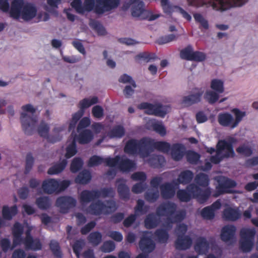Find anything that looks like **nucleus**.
<instances>
[{
	"label": "nucleus",
	"instance_id": "nucleus-1",
	"mask_svg": "<svg viewBox=\"0 0 258 258\" xmlns=\"http://www.w3.org/2000/svg\"><path fill=\"white\" fill-rule=\"evenodd\" d=\"M37 10L33 4H24L23 0H14L11 5L10 15L16 19H22L29 21L37 15Z\"/></svg>",
	"mask_w": 258,
	"mask_h": 258
},
{
	"label": "nucleus",
	"instance_id": "nucleus-2",
	"mask_svg": "<svg viewBox=\"0 0 258 258\" xmlns=\"http://www.w3.org/2000/svg\"><path fill=\"white\" fill-rule=\"evenodd\" d=\"M189 6L199 7L204 5L211 6L216 10L225 11L231 7H240L244 5L247 0H213L205 3L203 0H186Z\"/></svg>",
	"mask_w": 258,
	"mask_h": 258
},
{
	"label": "nucleus",
	"instance_id": "nucleus-3",
	"mask_svg": "<svg viewBox=\"0 0 258 258\" xmlns=\"http://www.w3.org/2000/svg\"><path fill=\"white\" fill-rule=\"evenodd\" d=\"M177 206L171 202H166L160 204L156 210L158 216H166L168 217L166 222L172 223L182 220L185 216V212L183 210L176 211Z\"/></svg>",
	"mask_w": 258,
	"mask_h": 258
},
{
	"label": "nucleus",
	"instance_id": "nucleus-4",
	"mask_svg": "<svg viewBox=\"0 0 258 258\" xmlns=\"http://www.w3.org/2000/svg\"><path fill=\"white\" fill-rule=\"evenodd\" d=\"M117 206L112 200L102 201L98 200L93 202L87 209V212L90 214L95 216L107 215L114 212Z\"/></svg>",
	"mask_w": 258,
	"mask_h": 258
},
{
	"label": "nucleus",
	"instance_id": "nucleus-5",
	"mask_svg": "<svg viewBox=\"0 0 258 258\" xmlns=\"http://www.w3.org/2000/svg\"><path fill=\"white\" fill-rule=\"evenodd\" d=\"M21 120L26 134H30L34 129L38 121V117L35 114L36 109L32 105L27 104L22 107Z\"/></svg>",
	"mask_w": 258,
	"mask_h": 258
},
{
	"label": "nucleus",
	"instance_id": "nucleus-6",
	"mask_svg": "<svg viewBox=\"0 0 258 258\" xmlns=\"http://www.w3.org/2000/svg\"><path fill=\"white\" fill-rule=\"evenodd\" d=\"M234 154L231 145L225 140L219 141L217 145L215 156L211 157V161L219 163L223 158L232 157Z\"/></svg>",
	"mask_w": 258,
	"mask_h": 258
},
{
	"label": "nucleus",
	"instance_id": "nucleus-7",
	"mask_svg": "<svg viewBox=\"0 0 258 258\" xmlns=\"http://www.w3.org/2000/svg\"><path fill=\"white\" fill-rule=\"evenodd\" d=\"M107 166L113 167L117 166L122 171H130L135 168V163L124 156H116L115 158H109L106 160Z\"/></svg>",
	"mask_w": 258,
	"mask_h": 258
},
{
	"label": "nucleus",
	"instance_id": "nucleus-8",
	"mask_svg": "<svg viewBox=\"0 0 258 258\" xmlns=\"http://www.w3.org/2000/svg\"><path fill=\"white\" fill-rule=\"evenodd\" d=\"M143 147L146 149L142 152L144 156H148L153 151L154 149H157L163 152L167 153L170 150V145L164 142H156L154 140L148 138L143 143Z\"/></svg>",
	"mask_w": 258,
	"mask_h": 258
},
{
	"label": "nucleus",
	"instance_id": "nucleus-9",
	"mask_svg": "<svg viewBox=\"0 0 258 258\" xmlns=\"http://www.w3.org/2000/svg\"><path fill=\"white\" fill-rule=\"evenodd\" d=\"M186 190L189 192L192 198H196L199 203L206 201L211 195V188L208 187L203 189L195 183H191L186 187Z\"/></svg>",
	"mask_w": 258,
	"mask_h": 258
},
{
	"label": "nucleus",
	"instance_id": "nucleus-10",
	"mask_svg": "<svg viewBox=\"0 0 258 258\" xmlns=\"http://www.w3.org/2000/svg\"><path fill=\"white\" fill-rule=\"evenodd\" d=\"M95 13L103 14L116 9L120 4V0H96Z\"/></svg>",
	"mask_w": 258,
	"mask_h": 258
},
{
	"label": "nucleus",
	"instance_id": "nucleus-11",
	"mask_svg": "<svg viewBox=\"0 0 258 258\" xmlns=\"http://www.w3.org/2000/svg\"><path fill=\"white\" fill-rule=\"evenodd\" d=\"M140 109H145V113L149 115L163 117L168 111V107L159 104L153 105L148 103H142L139 105Z\"/></svg>",
	"mask_w": 258,
	"mask_h": 258
},
{
	"label": "nucleus",
	"instance_id": "nucleus-12",
	"mask_svg": "<svg viewBox=\"0 0 258 258\" xmlns=\"http://www.w3.org/2000/svg\"><path fill=\"white\" fill-rule=\"evenodd\" d=\"M218 185L217 186V192L214 196L217 197L221 194L232 193L233 190L230 189L236 185V182L224 176H220L218 179Z\"/></svg>",
	"mask_w": 258,
	"mask_h": 258
},
{
	"label": "nucleus",
	"instance_id": "nucleus-13",
	"mask_svg": "<svg viewBox=\"0 0 258 258\" xmlns=\"http://www.w3.org/2000/svg\"><path fill=\"white\" fill-rule=\"evenodd\" d=\"M148 140V138H144L140 141L132 140L129 141L124 147L125 152L130 154H138L141 157L146 158L148 156H144L142 155V152L146 149L143 147L144 142Z\"/></svg>",
	"mask_w": 258,
	"mask_h": 258
},
{
	"label": "nucleus",
	"instance_id": "nucleus-14",
	"mask_svg": "<svg viewBox=\"0 0 258 258\" xmlns=\"http://www.w3.org/2000/svg\"><path fill=\"white\" fill-rule=\"evenodd\" d=\"M31 229L28 227V230L26 232V237L24 239L23 243L24 244L25 248L28 250H39L42 248V243L40 240L35 238L33 239L30 235V231Z\"/></svg>",
	"mask_w": 258,
	"mask_h": 258
},
{
	"label": "nucleus",
	"instance_id": "nucleus-15",
	"mask_svg": "<svg viewBox=\"0 0 258 258\" xmlns=\"http://www.w3.org/2000/svg\"><path fill=\"white\" fill-rule=\"evenodd\" d=\"M49 124L45 122L42 121L37 127V132L39 135L46 139L49 142L54 143L60 140L59 136L53 138L51 135L49 134Z\"/></svg>",
	"mask_w": 258,
	"mask_h": 258
},
{
	"label": "nucleus",
	"instance_id": "nucleus-16",
	"mask_svg": "<svg viewBox=\"0 0 258 258\" xmlns=\"http://www.w3.org/2000/svg\"><path fill=\"white\" fill-rule=\"evenodd\" d=\"M153 234L149 232H145L140 242V247L145 252H150L155 248V243L152 240Z\"/></svg>",
	"mask_w": 258,
	"mask_h": 258
},
{
	"label": "nucleus",
	"instance_id": "nucleus-17",
	"mask_svg": "<svg viewBox=\"0 0 258 258\" xmlns=\"http://www.w3.org/2000/svg\"><path fill=\"white\" fill-rule=\"evenodd\" d=\"M76 201L70 197L58 198L56 201V205L61 213H67L68 210L76 206Z\"/></svg>",
	"mask_w": 258,
	"mask_h": 258
},
{
	"label": "nucleus",
	"instance_id": "nucleus-18",
	"mask_svg": "<svg viewBox=\"0 0 258 258\" xmlns=\"http://www.w3.org/2000/svg\"><path fill=\"white\" fill-rule=\"evenodd\" d=\"M210 248V242L204 237H198L195 242L194 249L199 254H206Z\"/></svg>",
	"mask_w": 258,
	"mask_h": 258
},
{
	"label": "nucleus",
	"instance_id": "nucleus-19",
	"mask_svg": "<svg viewBox=\"0 0 258 258\" xmlns=\"http://www.w3.org/2000/svg\"><path fill=\"white\" fill-rule=\"evenodd\" d=\"M236 231V228L233 225L225 226L221 230V239L226 242L232 241L234 238Z\"/></svg>",
	"mask_w": 258,
	"mask_h": 258
},
{
	"label": "nucleus",
	"instance_id": "nucleus-20",
	"mask_svg": "<svg viewBox=\"0 0 258 258\" xmlns=\"http://www.w3.org/2000/svg\"><path fill=\"white\" fill-rule=\"evenodd\" d=\"M126 182V180L123 178H118L115 182L117 192L121 198L123 199H128L130 197V189Z\"/></svg>",
	"mask_w": 258,
	"mask_h": 258
},
{
	"label": "nucleus",
	"instance_id": "nucleus-21",
	"mask_svg": "<svg viewBox=\"0 0 258 258\" xmlns=\"http://www.w3.org/2000/svg\"><path fill=\"white\" fill-rule=\"evenodd\" d=\"M172 225L168 222H165L163 224V228L158 229L155 233V236L157 238V240L160 243H166L169 238V234L167 231L171 229Z\"/></svg>",
	"mask_w": 258,
	"mask_h": 258
},
{
	"label": "nucleus",
	"instance_id": "nucleus-22",
	"mask_svg": "<svg viewBox=\"0 0 258 258\" xmlns=\"http://www.w3.org/2000/svg\"><path fill=\"white\" fill-rule=\"evenodd\" d=\"M101 197V193L98 190H84L80 194V200L83 203H88Z\"/></svg>",
	"mask_w": 258,
	"mask_h": 258
},
{
	"label": "nucleus",
	"instance_id": "nucleus-23",
	"mask_svg": "<svg viewBox=\"0 0 258 258\" xmlns=\"http://www.w3.org/2000/svg\"><path fill=\"white\" fill-rule=\"evenodd\" d=\"M146 127L149 130H153L161 136L166 135V129L161 121L155 119H149L146 123Z\"/></svg>",
	"mask_w": 258,
	"mask_h": 258
},
{
	"label": "nucleus",
	"instance_id": "nucleus-24",
	"mask_svg": "<svg viewBox=\"0 0 258 258\" xmlns=\"http://www.w3.org/2000/svg\"><path fill=\"white\" fill-rule=\"evenodd\" d=\"M221 206V204L220 202L219 201H217L214 203L211 206L204 208L201 212V215L205 219L208 220L212 219L214 218L215 216V211L219 209Z\"/></svg>",
	"mask_w": 258,
	"mask_h": 258
},
{
	"label": "nucleus",
	"instance_id": "nucleus-25",
	"mask_svg": "<svg viewBox=\"0 0 258 258\" xmlns=\"http://www.w3.org/2000/svg\"><path fill=\"white\" fill-rule=\"evenodd\" d=\"M133 4L132 8V15L134 17H141L144 18L143 16L145 10L144 7V4L138 0H130Z\"/></svg>",
	"mask_w": 258,
	"mask_h": 258
},
{
	"label": "nucleus",
	"instance_id": "nucleus-26",
	"mask_svg": "<svg viewBox=\"0 0 258 258\" xmlns=\"http://www.w3.org/2000/svg\"><path fill=\"white\" fill-rule=\"evenodd\" d=\"M59 182L53 179H49L43 182L42 188L44 191L48 194L55 192L58 194Z\"/></svg>",
	"mask_w": 258,
	"mask_h": 258
},
{
	"label": "nucleus",
	"instance_id": "nucleus-27",
	"mask_svg": "<svg viewBox=\"0 0 258 258\" xmlns=\"http://www.w3.org/2000/svg\"><path fill=\"white\" fill-rule=\"evenodd\" d=\"M160 188L161 196L164 199H170L175 195V189L173 183H165L160 185Z\"/></svg>",
	"mask_w": 258,
	"mask_h": 258
},
{
	"label": "nucleus",
	"instance_id": "nucleus-28",
	"mask_svg": "<svg viewBox=\"0 0 258 258\" xmlns=\"http://www.w3.org/2000/svg\"><path fill=\"white\" fill-rule=\"evenodd\" d=\"M192 244V239L189 236L177 237L175 242L176 249L179 250H186L188 249Z\"/></svg>",
	"mask_w": 258,
	"mask_h": 258
},
{
	"label": "nucleus",
	"instance_id": "nucleus-29",
	"mask_svg": "<svg viewBox=\"0 0 258 258\" xmlns=\"http://www.w3.org/2000/svg\"><path fill=\"white\" fill-rule=\"evenodd\" d=\"M185 153V148L184 146L176 144L173 145L171 148V156L175 161L181 160Z\"/></svg>",
	"mask_w": 258,
	"mask_h": 258
},
{
	"label": "nucleus",
	"instance_id": "nucleus-30",
	"mask_svg": "<svg viewBox=\"0 0 258 258\" xmlns=\"http://www.w3.org/2000/svg\"><path fill=\"white\" fill-rule=\"evenodd\" d=\"M202 95V92H198L194 94L184 96L181 101V104L184 106H188L194 103L199 102L201 100Z\"/></svg>",
	"mask_w": 258,
	"mask_h": 258
},
{
	"label": "nucleus",
	"instance_id": "nucleus-31",
	"mask_svg": "<svg viewBox=\"0 0 258 258\" xmlns=\"http://www.w3.org/2000/svg\"><path fill=\"white\" fill-rule=\"evenodd\" d=\"M241 213L236 209L227 208L223 211V217L228 221H234L239 219Z\"/></svg>",
	"mask_w": 258,
	"mask_h": 258
},
{
	"label": "nucleus",
	"instance_id": "nucleus-32",
	"mask_svg": "<svg viewBox=\"0 0 258 258\" xmlns=\"http://www.w3.org/2000/svg\"><path fill=\"white\" fill-rule=\"evenodd\" d=\"M23 233V228L22 226L18 223H16L13 228L14 240L13 244L14 246L19 245L23 242L24 240L21 238V235Z\"/></svg>",
	"mask_w": 258,
	"mask_h": 258
},
{
	"label": "nucleus",
	"instance_id": "nucleus-33",
	"mask_svg": "<svg viewBox=\"0 0 258 258\" xmlns=\"http://www.w3.org/2000/svg\"><path fill=\"white\" fill-rule=\"evenodd\" d=\"M218 120L221 125L230 126L231 128H232V124L234 123L233 116L228 113L219 114L218 116Z\"/></svg>",
	"mask_w": 258,
	"mask_h": 258
},
{
	"label": "nucleus",
	"instance_id": "nucleus-34",
	"mask_svg": "<svg viewBox=\"0 0 258 258\" xmlns=\"http://www.w3.org/2000/svg\"><path fill=\"white\" fill-rule=\"evenodd\" d=\"M145 226L147 228L156 227L160 223V218L153 213L148 215L145 219Z\"/></svg>",
	"mask_w": 258,
	"mask_h": 258
},
{
	"label": "nucleus",
	"instance_id": "nucleus-35",
	"mask_svg": "<svg viewBox=\"0 0 258 258\" xmlns=\"http://www.w3.org/2000/svg\"><path fill=\"white\" fill-rule=\"evenodd\" d=\"M194 181L196 184L202 188H208L209 184V176L203 173H200L196 175Z\"/></svg>",
	"mask_w": 258,
	"mask_h": 258
},
{
	"label": "nucleus",
	"instance_id": "nucleus-36",
	"mask_svg": "<svg viewBox=\"0 0 258 258\" xmlns=\"http://www.w3.org/2000/svg\"><path fill=\"white\" fill-rule=\"evenodd\" d=\"M255 233L256 230L253 228H242L240 231V238L254 240Z\"/></svg>",
	"mask_w": 258,
	"mask_h": 258
},
{
	"label": "nucleus",
	"instance_id": "nucleus-37",
	"mask_svg": "<svg viewBox=\"0 0 258 258\" xmlns=\"http://www.w3.org/2000/svg\"><path fill=\"white\" fill-rule=\"evenodd\" d=\"M148 163L154 167L159 168L164 165L165 159L162 156L153 155L149 159Z\"/></svg>",
	"mask_w": 258,
	"mask_h": 258
},
{
	"label": "nucleus",
	"instance_id": "nucleus-38",
	"mask_svg": "<svg viewBox=\"0 0 258 258\" xmlns=\"http://www.w3.org/2000/svg\"><path fill=\"white\" fill-rule=\"evenodd\" d=\"M193 173L190 170H185L180 173L177 178L179 183L187 184L193 178Z\"/></svg>",
	"mask_w": 258,
	"mask_h": 258
},
{
	"label": "nucleus",
	"instance_id": "nucleus-39",
	"mask_svg": "<svg viewBox=\"0 0 258 258\" xmlns=\"http://www.w3.org/2000/svg\"><path fill=\"white\" fill-rule=\"evenodd\" d=\"M98 99L95 96L91 98H84L79 102V110L84 111V109L89 107L90 106L98 103Z\"/></svg>",
	"mask_w": 258,
	"mask_h": 258
},
{
	"label": "nucleus",
	"instance_id": "nucleus-40",
	"mask_svg": "<svg viewBox=\"0 0 258 258\" xmlns=\"http://www.w3.org/2000/svg\"><path fill=\"white\" fill-rule=\"evenodd\" d=\"M92 133L89 130L81 132L78 137V141L80 144H85L90 142L93 139Z\"/></svg>",
	"mask_w": 258,
	"mask_h": 258
},
{
	"label": "nucleus",
	"instance_id": "nucleus-41",
	"mask_svg": "<svg viewBox=\"0 0 258 258\" xmlns=\"http://www.w3.org/2000/svg\"><path fill=\"white\" fill-rule=\"evenodd\" d=\"M67 164L66 160H63L61 162L52 165L48 169L47 173L49 174H56L61 172L65 168Z\"/></svg>",
	"mask_w": 258,
	"mask_h": 258
},
{
	"label": "nucleus",
	"instance_id": "nucleus-42",
	"mask_svg": "<svg viewBox=\"0 0 258 258\" xmlns=\"http://www.w3.org/2000/svg\"><path fill=\"white\" fill-rule=\"evenodd\" d=\"M155 58V55L154 54L148 52L141 53L135 57V60L138 63H141L143 61L148 62L151 60L154 59Z\"/></svg>",
	"mask_w": 258,
	"mask_h": 258
},
{
	"label": "nucleus",
	"instance_id": "nucleus-43",
	"mask_svg": "<svg viewBox=\"0 0 258 258\" xmlns=\"http://www.w3.org/2000/svg\"><path fill=\"white\" fill-rule=\"evenodd\" d=\"M91 178L90 173L87 170H83L79 173L75 181L77 183L80 184H87L90 181Z\"/></svg>",
	"mask_w": 258,
	"mask_h": 258
},
{
	"label": "nucleus",
	"instance_id": "nucleus-44",
	"mask_svg": "<svg viewBox=\"0 0 258 258\" xmlns=\"http://www.w3.org/2000/svg\"><path fill=\"white\" fill-rule=\"evenodd\" d=\"M211 88L218 93H222L224 91V82L221 80L213 79L210 84Z\"/></svg>",
	"mask_w": 258,
	"mask_h": 258
},
{
	"label": "nucleus",
	"instance_id": "nucleus-45",
	"mask_svg": "<svg viewBox=\"0 0 258 258\" xmlns=\"http://www.w3.org/2000/svg\"><path fill=\"white\" fill-rule=\"evenodd\" d=\"M240 248L245 252L250 251L254 245V240L241 239L239 241Z\"/></svg>",
	"mask_w": 258,
	"mask_h": 258
},
{
	"label": "nucleus",
	"instance_id": "nucleus-46",
	"mask_svg": "<svg viewBox=\"0 0 258 258\" xmlns=\"http://www.w3.org/2000/svg\"><path fill=\"white\" fill-rule=\"evenodd\" d=\"M77 153L76 145L75 140L74 138L71 141L68 142V146L66 148L65 157L67 158H70Z\"/></svg>",
	"mask_w": 258,
	"mask_h": 258
},
{
	"label": "nucleus",
	"instance_id": "nucleus-47",
	"mask_svg": "<svg viewBox=\"0 0 258 258\" xmlns=\"http://www.w3.org/2000/svg\"><path fill=\"white\" fill-rule=\"evenodd\" d=\"M204 99L210 104L215 103L219 99L218 93L213 90H207L205 95Z\"/></svg>",
	"mask_w": 258,
	"mask_h": 258
},
{
	"label": "nucleus",
	"instance_id": "nucleus-48",
	"mask_svg": "<svg viewBox=\"0 0 258 258\" xmlns=\"http://www.w3.org/2000/svg\"><path fill=\"white\" fill-rule=\"evenodd\" d=\"M159 197V193L157 189H151L147 191L145 195V199L149 202H154Z\"/></svg>",
	"mask_w": 258,
	"mask_h": 258
},
{
	"label": "nucleus",
	"instance_id": "nucleus-49",
	"mask_svg": "<svg viewBox=\"0 0 258 258\" xmlns=\"http://www.w3.org/2000/svg\"><path fill=\"white\" fill-rule=\"evenodd\" d=\"M17 213V209L16 206H13L11 208L4 206L3 209V216L4 218L7 220H10Z\"/></svg>",
	"mask_w": 258,
	"mask_h": 258
},
{
	"label": "nucleus",
	"instance_id": "nucleus-50",
	"mask_svg": "<svg viewBox=\"0 0 258 258\" xmlns=\"http://www.w3.org/2000/svg\"><path fill=\"white\" fill-rule=\"evenodd\" d=\"M149 207L144 205V202L142 200L137 201V204L135 208V215H143L149 210Z\"/></svg>",
	"mask_w": 258,
	"mask_h": 258
},
{
	"label": "nucleus",
	"instance_id": "nucleus-51",
	"mask_svg": "<svg viewBox=\"0 0 258 258\" xmlns=\"http://www.w3.org/2000/svg\"><path fill=\"white\" fill-rule=\"evenodd\" d=\"M90 26L94 29L100 35H104L106 31L104 27L98 22L91 20L89 23Z\"/></svg>",
	"mask_w": 258,
	"mask_h": 258
},
{
	"label": "nucleus",
	"instance_id": "nucleus-52",
	"mask_svg": "<svg viewBox=\"0 0 258 258\" xmlns=\"http://www.w3.org/2000/svg\"><path fill=\"white\" fill-rule=\"evenodd\" d=\"M88 240L93 245H98L102 241V235L100 232H94L90 234Z\"/></svg>",
	"mask_w": 258,
	"mask_h": 258
},
{
	"label": "nucleus",
	"instance_id": "nucleus-53",
	"mask_svg": "<svg viewBox=\"0 0 258 258\" xmlns=\"http://www.w3.org/2000/svg\"><path fill=\"white\" fill-rule=\"evenodd\" d=\"M36 203L38 207L42 209H46L51 205V202L47 197H42L37 199Z\"/></svg>",
	"mask_w": 258,
	"mask_h": 258
},
{
	"label": "nucleus",
	"instance_id": "nucleus-54",
	"mask_svg": "<svg viewBox=\"0 0 258 258\" xmlns=\"http://www.w3.org/2000/svg\"><path fill=\"white\" fill-rule=\"evenodd\" d=\"M108 158H103L97 156H94L90 159L88 162V165L89 166L92 167L95 166H98L102 164V163H105L107 165L106 160Z\"/></svg>",
	"mask_w": 258,
	"mask_h": 258
},
{
	"label": "nucleus",
	"instance_id": "nucleus-55",
	"mask_svg": "<svg viewBox=\"0 0 258 258\" xmlns=\"http://www.w3.org/2000/svg\"><path fill=\"white\" fill-rule=\"evenodd\" d=\"M232 112L234 113L235 119L234 118V123L232 124V128H234L237 126L242 118L245 116V112L240 111L238 109H234Z\"/></svg>",
	"mask_w": 258,
	"mask_h": 258
},
{
	"label": "nucleus",
	"instance_id": "nucleus-56",
	"mask_svg": "<svg viewBox=\"0 0 258 258\" xmlns=\"http://www.w3.org/2000/svg\"><path fill=\"white\" fill-rule=\"evenodd\" d=\"M177 197L180 201L183 202H188L192 198L189 192L186 189H180L178 190Z\"/></svg>",
	"mask_w": 258,
	"mask_h": 258
},
{
	"label": "nucleus",
	"instance_id": "nucleus-57",
	"mask_svg": "<svg viewBox=\"0 0 258 258\" xmlns=\"http://www.w3.org/2000/svg\"><path fill=\"white\" fill-rule=\"evenodd\" d=\"M193 51L192 47L190 45H188L181 50L180 53V57L182 59L190 60Z\"/></svg>",
	"mask_w": 258,
	"mask_h": 258
},
{
	"label": "nucleus",
	"instance_id": "nucleus-58",
	"mask_svg": "<svg viewBox=\"0 0 258 258\" xmlns=\"http://www.w3.org/2000/svg\"><path fill=\"white\" fill-rule=\"evenodd\" d=\"M124 134L123 128L120 126H117L113 128L109 133L110 138H120Z\"/></svg>",
	"mask_w": 258,
	"mask_h": 258
},
{
	"label": "nucleus",
	"instance_id": "nucleus-59",
	"mask_svg": "<svg viewBox=\"0 0 258 258\" xmlns=\"http://www.w3.org/2000/svg\"><path fill=\"white\" fill-rule=\"evenodd\" d=\"M50 247L53 254L58 258H60L62 256L61 251L57 241L52 240L50 243Z\"/></svg>",
	"mask_w": 258,
	"mask_h": 258
},
{
	"label": "nucleus",
	"instance_id": "nucleus-60",
	"mask_svg": "<svg viewBox=\"0 0 258 258\" xmlns=\"http://www.w3.org/2000/svg\"><path fill=\"white\" fill-rule=\"evenodd\" d=\"M84 112V111L82 110H79L77 112L73 115L72 119L69 124V131H71L75 128L76 123L78 120L82 116Z\"/></svg>",
	"mask_w": 258,
	"mask_h": 258
},
{
	"label": "nucleus",
	"instance_id": "nucleus-61",
	"mask_svg": "<svg viewBox=\"0 0 258 258\" xmlns=\"http://www.w3.org/2000/svg\"><path fill=\"white\" fill-rule=\"evenodd\" d=\"M34 159L30 153L28 154L26 157L25 173H28L32 168L34 165Z\"/></svg>",
	"mask_w": 258,
	"mask_h": 258
},
{
	"label": "nucleus",
	"instance_id": "nucleus-62",
	"mask_svg": "<svg viewBox=\"0 0 258 258\" xmlns=\"http://www.w3.org/2000/svg\"><path fill=\"white\" fill-rule=\"evenodd\" d=\"M83 162L80 158H76L73 160L71 165V170L72 172H77L82 167Z\"/></svg>",
	"mask_w": 258,
	"mask_h": 258
},
{
	"label": "nucleus",
	"instance_id": "nucleus-63",
	"mask_svg": "<svg viewBox=\"0 0 258 258\" xmlns=\"http://www.w3.org/2000/svg\"><path fill=\"white\" fill-rule=\"evenodd\" d=\"M236 151L245 156H249L252 154V151L250 147L247 145H243L239 147L237 149Z\"/></svg>",
	"mask_w": 258,
	"mask_h": 258
},
{
	"label": "nucleus",
	"instance_id": "nucleus-64",
	"mask_svg": "<svg viewBox=\"0 0 258 258\" xmlns=\"http://www.w3.org/2000/svg\"><path fill=\"white\" fill-rule=\"evenodd\" d=\"M100 248L102 251L108 253L114 249L115 245L113 242L111 241H107L104 242Z\"/></svg>",
	"mask_w": 258,
	"mask_h": 258
}]
</instances>
